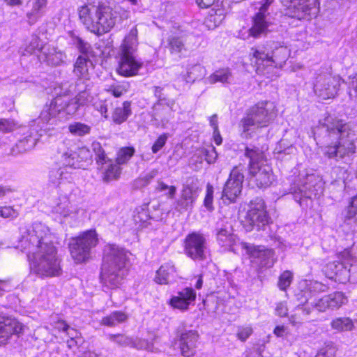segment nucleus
<instances>
[{"label": "nucleus", "instance_id": "38", "mask_svg": "<svg viewBox=\"0 0 357 357\" xmlns=\"http://www.w3.org/2000/svg\"><path fill=\"white\" fill-rule=\"evenodd\" d=\"M185 38L182 36L173 35L168 38V47L172 54L181 58L186 52Z\"/></svg>", "mask_w": 357, "mask_h": 357}, {"label": "nucleus", "instance_id": "56", "mask_svg": "<svg viewBox=\"0 0 357 357\" xmlns=\"http://www.w3.org/2000/svg\"><path fill=\"white\" fill-rule=\"evenodd\" d=\"M213 187L208 184L206 185V193L204 200V205L208 211H211L213 209Z\"/></svg>", "mask_w": 357, "mask_h": 357}, {"label": "nucleus", "instance_id": "31", "mask_svg": "<svg viewBox=\"0 0 357 357\" xmlns=\"http://www.w3.org/2000/svg\"><path fill=\"white\" fill-rule=\"evenodd\" d=\"M93 63L86 55H81L77 57L75 63L73 73L77 77V81L82 80V82H90V71L93 69Z\"/></svg>", "mask_w": 357, "mask_h": 357}, {"label": "nucleus", "instance_id": "8", "mask_svg": "<svg viewBox=\"0 0 357 357\" xmlns=\"http://www.w3.org/2000/svg\"><path fill=\"white\" fill-rule=\"evenodd\" d=\"M275 116L273 102H257L245 111L238 123V128L241 137L243 139L252 137L257 130L268 126Z\"/></svg>", "mask_w": 357, "mask_h": 357}, {"label": "nucleus", "instance_id": "27", "mask_svg": "<svg viewBox=\"0 0 357 357\" xmlns=\"http://www.w3.org/2000/svg\"><path fill=\"white\" fill-rule=\"evenodd\" d=\"M199 335L195 330H185L178 335L176 344H178L180 351L184 357H191L195 354Z\"/></svg>", "mask_w": 357, "mask_h": 357}, {"label": "nucleus", "instance_id": "37", "mask_svg": "<svg viewBox=\"0 0 357 357\" xmlns=\"http://www.w3.org/2000/svg\"><path fill=\"white\" fill-rule=\"evenodd\" d=\"M82 162V160H80L78 153L71 149H68L61 155V162L62 163V167L69 171L73 169L82 168L83 166Z\"/></svg>", "mask_w": 357, "mask_h": 357}, {"label": "nucleus", "instance_id": "29", "mask_svg": "<svg viewBox=\"0 0 357 357\" xmlns=\"http://www.w3.org/2000/svg\"><path fill=\"white\" fill-rule=\"evenodd\" d=\"M180 278L176 268L172 261L162 264L157 270L154 281L159 284H170Z\"/></svg>", "mask_w": 357, "mask_h": 357}, {"label": "nucleus", "instance_id": "55", "mask_svg": "<svg viewBox=\"0 0 357 357\" xmlns=\"http://www.w3.org/2000/svg\"><path fill=\"white\" fill-rule=\"evenodd\" d=\"M168 138L169 134L167 133L160 135L155 141L151 147L152 152L153 153H157L159 151H160L167 143Z\"/></svg>", "mask_w": 357, "mask_h": 357}, {"label": "nucleus", "instance_id": "43", "mask_svg": "<svg viewBox=\"0 0 357 357\" xmlns=\"http://www.w3.org/2000/svg\"><path fill=\"white\" fill-rule=\"evenodd\" d=\"M44 48H46V46L42 45L40 38L36 36H33L29 45L24 50H22L21 52L23 56L36 54L38 57L39 54H43L42 50Z\"/></svg>", "mask_w": 357, "mask_h": 357}, {"label": "nucleus", "instance_id": "57", "mask_svg": "<svg viewBox=\"0 0 357 357\" xmlns=\"http://www.w3.org/2000/svg\"><path fill=\"white\" fill-rule=\"evenodd\" d=\"M252 328L250 326H238L236 336L241 342H245L252 335Z\"/></svg>", "mask_w": 357, "mask_h": 357}, {"label": "nucleus", "instance_id": "41", "mask_svg": "<svg viewBox=\"0 0 357 357\" xmlns=\"http://www.w3.org/2000/svg\"><path fill=\"white\" fill-rule=\"evenodd\" d=\"M194 157H197V162H202L203 160H206L208 164L214 163L218 158V153L216 152L215 148L212 146H207L206 147H203L197 151V152L195 154Z\"/></svg>", "mask_w": 357, "mask_h": 357}, {"label": "nucleus", "instance_id": "13", "mask_svg": "<svg viewBox=\"0 0 357 357\" xmlns=\"http://www.w3.org/2000/svg\"><path fill=\"white\" fill-rule=\"evenodd\" d=\"M98 243L95 230H87L79 236L72 238L68 246L70 255L77 264L87 261L91 257V250Z\"/></svg>", "mask_w": 357, "mask_h": 357}, {"label": "nucleus", "instance_id": "16", "mask_svg": "<svg viewBox=\"0 0 357 357\" xmlns=\"http://www.w3.org/2000/svg\"><path fill=\"white\" fill-rule=\"evenodd\" d=\"M184 253L195 261L206 260L210 255L207 238L201 232L188 234L184 240Z\"/></svg>", "mask_w": 357, "mask_h": 357}, {"label": "nucleus", "instance_id": "19", "mask_svg": "<svg viewBox=\"0 0 357 357\" xmlns=\"http://www.w3.org/2000/svg\"><path fill=\"white\" fill-rule=\"evenodd\" d=\"M51 211L55 214L61 223L72 225L78 218L79 210L74 206L66 195H60L50 203Z\"/></svg>", "mask_w": 357, "mask_h": 357}, {"label": "nucleus", "instance_id": "25", "mask_svg": "<svg viewBox=\"0 0 357 357\" xmlns=\"http://www.w3.org/2000/svg\"><path fill=\"white\" fill-rule=\"evenodd\" d=\"M215 231L217 243L223 250L235 252L238 239L233 233L231 226L227 222L226 224L218 222Z\"/></svg>", "mask_w": 357, "mask_h": 357}, {"label": "nucleus", "instance_id": "28", "mask_svg": "<svg viewBox=\"0 0 357 357\" xmlns=\"http://www.w3.org/2000/svg\"><path fill=\"white\" fill-rule=\"evenodd\" d=\"M196 299V292L192 287H185L177 291L169 299V305L181 311L188 310L190 305H193Z\"/></svg>", "mask_w": 357, "mask_h": 357}, {"label": "nucleus", "instance_id": "39", "mask_svg": "<svg viewBox=\"0 0 357 357\" xmlns=\"http://www.w3.org/2000/svg\"><path fill=\"white\" fill-rule=\"evenodd\" d=\"M208 84H213L220 82L223 84H231L233 82V77L231 70L229 68H222L215 70L209 77L206 78Z\"/></svg>", "mask_w": 357, "mask_h": 357}, {"label": "nucleus", "instance_id": "17", "mask_svg": "<svg viewBox=\"0 0 357 357\" xmlns=\"http://www.w3.org/2000/svg\"><path fill=\"white\" fill-rule=\"evenodd\" d=\"M92 147L96 154V160L98 168L102 174L103 181L109 182L119 178L121 173L119 165L107 156L100 143H93Z\"/></svg>", "mask_w": 357, "mask_h": 357}, {"label": "nucleus", "instance_id": "18", "mask_svg": "<svg viewBox=\"0 0 357 357\" xmlns=\"http://www.w3.org/2000/svg\"><path fill=\"white\" fill-rule=\"evenodd\" d=\"M108 339L121 347L129 346L140 350H146L151 353H157L160 350L158 347V337L154 334H149V338L133 340L132 337L122 334H109Z\"/></svg>", "mask_w": 357, "mask_h": 357}, {"label": "nucleus", "instance_id": "60", "mask_svg": "<svg viewBox=\"0 0 357 357\" xmlns=\"http://www.w3.org/2000/svg\"><path fill=\"white\" fill-rule=\"evenodd\" d=\"M66 333L70 338V340L67 342V344L69 347H71V342H75L76 344H78V340H79L80 337L79 332L69 326V329H68V331H66Z\"/></svg>", "mask_w": 357, "mask_h": 357}, {"label": "nucleus", "instance_id": "34", "mask_svg": "<svg viewBox=\"0 0 357 357\" xmlns=\"http://www.w3.org/2000/svg\"><path fill=\"white\" fill-rule=\"evenodd\" d=\"M71 171L63 167L52 168L49 173V182L55 187L70 183L72 181Z\"/></svg>", "mask_w": 357, "mask_h": 357}, {"label": "nucleus", "instance_id": "20", "mask_svg": "<svg viewBox=\"0 0 357 357\" xmlns=\"http://www.w3.org/2000/svg\"><path fill=\"white\" fill-rule=\"evenodd\" d=\"M243 180V167H234L222 190V199L225 204H229L236 201L241 192Z\"/></svg>", "mask_w": 357, "mask_h": 357}, {"label": "nucleus", "instance_id": "53", "mask_svg": "<svg viewBox=\"0 0 357 357\" xmlns=\"http://www.w3.org/2000/svg\"><path fill=\"white\" fill-rule=\"evenodd\" d=\"M151 219L149 212L146 209L141 208L137 214L134 216L136 223H139L140 227H146L148 221Z\"/></svg>", "mask_w": 357, "mask_h": 357}, {"label": "nucleus", "instance_id": "12", "mask_svg": "<svg viewBox=\"0 0 357 357\" xmlns=\"http://www.w3.org/2000/svg\"><path fill=\"white\" fill-rule=\"evenodd\" d=\"M245 155L249 159V174L255 179L257 186H269L273 181V176L271 167L266 163L263 151L257 147H246Z\"/></svg>", "mask_w": 357, "mask_h": 357}, {"label": "nucleus", "instance_id": "33", "mask_svg": "<svg viewBox=\"0 0 357 357\" xmlns=\"http://www.w3.org/2000/svg\"><path fill=\"white\" fill-rule=\"evenodd\" d=\"M204 68L199 63L188 61V63L181 73L178 79L184 83H192L197 79L201 78L204 75Z\"/></svg>", "mask_w": 357, "mask_h": 357}, {"label": "nucleus", "instance_id": "63", "mask_svg": "<svg viewBox=\"0 0 357 357\" xmlns=\"http://www.w3.org/2000/svg\"><path fill=\"white\" fill-rule=\"evenodd\" d=\"M163 88L160 86H155L154 87V94L156 98H158V102H161L160 100H162L163 103L168 102V100H173L172 99H167L165 96L164 93H162Z\"/></svg>", "mask_w": 357, "mask_h": 357}, {"label": "nucleus", "instance_id": "5", "mask_svg": "<svg viewBox=\"0 0 357 357\" xmlns=\"http://www.w3.org/2000/svg\"><path fill=\"white\" fill-rule=\"evenodd\" d=\"M79 17L86 29L96 35L111 31L116 24L128 17L126 10L119 6L86 3L78 9Z\"/></svg>", "mask_w": 357, "mask_h": 357}, {"label": "nucleus", "instance_id": "48", "mask_svg": "<svg viewBox=\"0 0 357 357\" xmlns=\"http://www.w3.org/2000/svg\"><path fill=\"white\" fill-rule=\"evenodd\" d=\"M70 43L75 46L81 53L86 54L89 52L91 45L88 43L84 42L82 38L75 36L73 33H70Z\"/></svg>", "mask_w": 357, "mask_h": 357}, {"label": "nucleus", "instance_id": "61", "mask_svg": "<svg viewBox=\"0 0 357 357\" xmlns=\"http://www.w3.org/2000/svg\"><path fill=\"white\" fill-rule=\"evenodd\" d=\"M275 314L281 317H286L288 314V308L286 302H279L276 304Z\"/></svg>", "mask_w": 357, "mask_h": 357}, {"label": "nucleus", "instance_id": "59", "mask_svg": "<svg viewBox=\"0 0 357 357\" xmlns=\"http://www.w3.org/2000/svg\"><path fill=\"white\" fill-rule=\"evenodd\" d=\"M326 357H333L336 354L337 348L333 342L326 344L325 347L321 349Z\"/></svg>", "mask_w": 357, "mask_h": 357}, {"label": "nucleus", "instance_id": "24", "mask_svg": "<svg viewBox=\"0 0 357 357\" xmlns=\"http://www.w3.org/2000/svg\"><path fill=\"white\" fill-rule=\"evenodd\" d=\"M248 252L251 262L259 268H271L276 260L273 250L264 245H252Z\"/></svg>", "mask_w": 357, "mask_h": 357}, {"label": "nucleus", "instance_id": "30", "mask_svg": "<svg viewBox=\"0 0 357 357\" xmlns=\"http://www.w3.org/2000/svg\"><path fill=\"white\" fill-rule=\"evenodd\" d=\"M22 329V324L16 319L0 316V344H6L12 335L19 334Z\"/></svg>", "mask_w": 357, "mask_h": 357}, {"label": "nucleus", "instance_id": "50", "mask_svg": "<svg viewBox=\"0 0 357 357\" xmlns=\"http://www.w3.org/2000/svg\"><path fill=\"white\" fill-rule=\"evenodd\" d=\"M155 190L162 192L168 199H173L176 193V188L174 185H168L163 181H158Z\"/></svg>", "mask_w": 357, "mask_h": 357}, {"label": "nucleus", "instance_id": "32", "mask_svg": "<svg viewBox=\"0 0 357 357\" xmlns=\"http://www.w3.org/2000/svg\"><path fill=\"white\" fill-rule=\"evenodd\" d=\"M42 52L43 54L38 55V60L40 62L47 63L48 65L59 66L66 59L65 53L54 47L46 46V48L43 49Z\"/></svg>", "mask_w": 357, "mask_h": 357}, {"label": "nucleus", "instance_id": "47", "mask_svg": "<svg viewBox=\"0 0 357 357\" xmlns=\"http://www.w3.org/2000/svg\"><path fill=\"white\" fill-rule=\"evenodd\" d=\"M135 150L133 147L121 148L117 153L116 162L118 165H124L127 163L131 157L134 155Z\"/></svg>", "mask_w": 357, "mask_h": 357}, {"label": "nucleus", "instance_id": "36", "mask_svg": "<svg viewBox=\"0 0 357 357\" xmlns=\"http://www.w3.org/2000/svg\"><path fill=\"white\" fill-rule=\"evenodd\" d=\"M226 12L224 8L213 7L206 17L204 24L208 29H214L222 24L225 20Z\"/></svg>", "mask_w": 357, "mask_h": 357}, {"label": "nucleus", "instance_id": "21", "mask_svg": "<svg viewBox=\"0 0 357 357\" xmlns=\"http://www.w3.org/2000/svg\"><path fill=\"white\" fill-rule=\"evenodd\" d=\"M273 0H265V2L260 4L259 11L255 14L253 17V24L250 29L247 30L245 33L241 31L239 37L243 40L248 39L250 37L258 38L261 34L266 33L268 26L271 24L270 17L268 13V8L272 3Z\"/></svg>", "mask_w": 357, "mask_h": 357}, {"label": "nucleus", "instance_id": "3", "mask_svg": "<svg viewBox=\"0 0 357 357\" xmlns=\"http://www.w3.org/2000/svg\"><path fill=\"white\" fill-rule=\"evenodd\" d=\"M317 144L322 145V151L330 159L338 160L355 152V145L349 137L348 126L342 120L328 115L319 120L313 129Z\"/></svg>", "mask_w": 357, "mask_h": 357}, {"label": "nucleus", "instance_id": "62", "mask_svg": "<svg viewBox=\"0 0 357 357\" xmlns=\"http://www.w3.org/2000/svg\"><path fill=\"white\" fill-rule=\"evenodd\" d=\"M218 0H196L197 4L202 8H206L211 6L218 7Z\"/></svg>", "mask_w": 357, "mask_h": 357}, {"label": "nucleus", "instance_id": "64", "mask_svg": "<svg viewBox=\"0 0 357 357\" xmlns=\"http://www.w3.org/2000/svg\"><path fill=\"white\" fill-rule=\"evenodd\" d=\"M349 88L352 89L355 93V95H354L351 91H349L350 98H354L355 101H357V79L352 80V82L350 83Z\"/></svg>", "mask_w": 357, "mask_h": 357}, {"label": "nucleus", "instance_id": "1", "mask_svg": "<svg viewBox=\"0 0 357 357\" xmlns=\"http://www.w3.org/2000/svg\"><path fill=\"white\" fill-rule=\"evenodd\" d=\"M91 82L76 81L70 89L66 85L55 88L56 96L46 102L39 117L31 122L29 130L16 144L19 152L32 149L40 137L52 128L57 121H65L74 114L81 106L92 102L89 91Z\"/></svg>", "mask_w": 357, "mask_h": 357}, {"label": "nucleus", "instance_id": "45", "mask_svg": "<svg viewBox=\"0 0 357 357\" xmlns=\"http://www.w3.org/2000/svg\"><path fill=\"white\" fill-rule=\"evenodd\" d=\"M158 171L157 169H152L150 172L142 175L134 181V187L136 188H141L146 186L158 175Z\"/></svg>", "mask_w": 357, "mask_h": 357}, {"label": "nucleus", "instance_id": "58", "mask_svg": "<svg viewBox=\"0 0 357 357\" xmlns=\"http://www.w3.org/2000/svg\"><path fill=\"white\" fill-rule=\"evenodd\" d=\"M18 213L12 206H0V217L3 218H15Z\"/></svg>", "mask_w": 357, "mask_h": 357}, {"label": "nucleus", "instance_id": "54", "mask_svg": "<svg viewBox=\"0 0 357 357\" xmlns=\"http://www.w3.org/2000/svg\"><path fill=\"white\" fill-rule=\"evenodd\" d=\"M127 83L112 84L108 89V91L110 92L116 98L121 96L127 91Z\"/></svg>", "mask_w": 357, "mask_h": 357}, {"label": "nucleus", "instance_id": "9", "mask_svg": "<svg viewBox=\"0 0 357 357\" xmlns=\"http://www.w3.org/2000/svg\"><path fill=\"white\" fill-rule=\"evenodd\" d=\"M138 46L137 29L132 27L126 36L121 46L120 59L117 72L123 77H132L137 74L142 62L135 56Z\"/></svg>", "mask_w": 357, "mask_h": 357}, {"label": "nucleus", "instance_id": "49", "mask_svg": "<svg viewBox=\"0 0 357 357\" xmlns=\"http://www.w3.org/2000/svg\"><path fill=\"white\" fill-rule=\"evenodd\" d=\"M293 273L290 271H284L278 278V286L281 291H286L291 285L293 280Z\"/></svg>", "mask_w": 357, "mask_h": 357}, {"label": "nucleus", "instance_id": "40", "mask_svg": "<svg viewBox=\"0 0 357 357\" xmlns=\"http://www.w3.org/2000/svg\"><path fill=\"white\" fill-rule=\"evenodd\" d=\"M130 102L125 101L121 106L116 107L112 115V121L116 124H121L131 115Z\"/></svg>", "mask_w": 357, "mask_h": 357}, {"label": "nucleus", "instance_id": "51", "mask_svg": "<svg viewBox=\"0 0 357 357\" xmlns=\"http://www.w3.org/2000/svg\"><path fill=\"white\" fill-rule=\"evenodd\" d=\"M92 106L95 110L98 111L105 119L108 118L107 115V103L106 100L93 98Z\"/></svg>", "mask_w": 357, "mask_h": 357}, {"label": "nucleus", "instance_id": "6", "mask_svg": "<svg viewBox=\"0 0 357 357\" xmlns=\"http://www.w3.org/2000/svg\"><path fill=\"white\" fill-rule=\"evenodd\" d=\"M130 255L128 250L116 244L105 246L100 272V280L105 286L114 289L121 284L128 273Z\"/></svg>", "mask_w": 357, "mask_h": 357}, {"label": "nucleus", "instance_id": "4", "mask_svg": "<svg viewBox=\"0 0 357 357\" xmlns=\"http://www.w3.org/2000/svg\"><path fill=\"white\" fill-rule=\"evenodd\" d=\"M328 287L318 281H310L306 284V289L303 293L305 299L303 304H298L295 314H291L289 321L294 326L302 323L305 317L311 312V307L319 312H325L328 309H338L347 302V298L343 293L335 291L321 298L318 294L326 291Z\"/></svg>", "mask_w": 357, "mask_h": 357}, {"label": "nucleus", "instance_id": "44", "mask_svg": "<svg viewBox=\"0 0 357 357\" xmlns=\"http://www.w3.org/2000/svg\"><path fill=\"white\" fill-rule=\"evenodd\" d=\"M127 319L128 316L124 312L121 311H114L110 314L103 317L101 320V324L112 327L119 324L124 322Z\"/></svg>", "mask_w": 357, "mask_h": 357}, {"label": "nucleus", "instance_id": "35", "mask_svg": "<svg viewBox=\"0 0 357 357\" xmlns=\"http://www.w3.org/2000/svg\"><path fill=\"white\" fill-rule=\"evenodd\" d=\"M47 0H33L31 9L27 12V22L30 25L36 24L47 11Z\"/></svg>", "mask_w": 357, "mask_h": 357}, {"label": "nucleus", "instance_id": "52", "mask_svg": "<svg viewBox=\"0 0 357 357\" xmlns=\"http://www.w3.org/2000/svg\"><path fill=\"white\" fill-rule=\"evenodd\" d=\"M346 218L357 222V195L351 199L347 208Z\"/></svg>", "mask_w": 357, "mask_h": 357}, {"label": "nucleus", "instance_id": "23", "mask_svg": "<svg viewBox=\"0 0 357 357\" xmlns=\"http://www.w3.org/2000/svg\"><path fill=\"white\" fill-rule=\"evenodd\" d=\"M199 188L193 183L183 185L178 198L174 204V208L180 213L191 211L198 197Z\"/></svg>", "mask_w": 357, "mask_h": 357}, {"label": "nucleus", "instance_id": "26", "mask_svg": "<svg viewBox=\"0 0 357 357\" xmlns=\"http://www.w3.org/2000/svg\"><path fill=\"white\" fill-rule=\"evenodd\" d=\"M174 106V100H168L166 103L156 102L152 109V124L156 127L165 128L172 118Z\"/></svg>", "mask_w": 357, "mask_h": 357}, {"label": "nucleus", "instance_id": "11", "mask_svg": "<svg viewBox=\"0 0 357 357\" xmlns=\"http://www.w3.org/2000/svg\"><path fill=\"white\" fill-rule=\"evenodd\" d=\"M325 271L327 277L340 283H356L357 259L349 250H344L338 255L336 261L326 265Z\"/></svg>", "mask_w": 357, "mask_h": 357}, {"label": "nucleus", "instance_id": "42", "mask_svg": "<svg viewBox=\"0 0 357 357\" xmlns=\"http://www.w3.org/2000/svg\"><path fill=\"white\" fill-rule=\"evenodd\" d=\"M331 327L337 332H348L354 328V323L349 317H336L331 321Z\"/></svg>", "mask_w": 357, "mask_h": 357}, {"label": "nucleus", "instance_id": "15", "mask_svg": "<svg viewBox=\"0 0 357 357\" xmlns=\"http://www.w3.org/2000/svg\"><path fill=\"white\" fill-rule=\"evenodd\" d=\"M344 80L339 76L332 75L326 70L316 75L314 82V92L322 100L334 98Z\"/></svg>", "mask_w": 357, "mask_h": 357}, {"label": "nucleus", "instance_id": "46", "mask_svg": "<svg viewBox=\"0 0 357 357\" xmlns=\"http://www.w3.org/2000/svg\"><path fill=\"white\" fill-rule=\"evenodd\" d=\"M68 130L73 135L81 137L89 134L91 127L85 123L74 122L69 125Z\"/></svg>", "mask_w": 357, "mask_h": 357}, {"label": "nucleus", "instance_id": "7", "mask_svg": "<svg viewBox=\"0 0 357 357\" xmlns=\"http://www.w3.org/2000/svg\"><path fill=\"white\" fill-rule=\"evenodd\" d=\"M290 51L286 46L273 43L266 46L252 47L250 61L258 75L273 79L280 75V70L289 58Z\"/></svg>", "mask_w": 357, "mask_h": 357}, {"label": "nucleus", "instance_id": "10", "mask_svg": "<svg viewBox=\"0 0 357 357\" xmlns=\"http://www.w3.org/2000/svg\"><path fill=\"white\" fill-rule=\"evenodd\" d=\"M289 190L296 202L301 206H307L308 200L322 194L324 182L322 178L315 173H302L299 174L298 180L291 185Z\"/></svg>", "mask_w": 357, "mask_h": 357}, {"label": "nucleus", "instance_id": "22", "mask_svg": "<svg viewBox=\"0 0 357 357\" xmlns=\"http://www.w3.org/2000/svg\"><path fill=\"white\" fill-rule=\"evenodd\" d=\"M246 220L252 227H256L258 230H266L268 227L270 218L261 198L257 197L250 202Z\"/></svg>", "mask_w": 357, "mask_h": 357}, {"label": "nucleus", "instance_id": "14", "mask_svg": "<svg viewBox=\"0 0 357 357\" xmlns=\"http://www.w3.org/2000/svg\"><path fill=\"white\" fill-rule=\"evenodd\" d=\"M286 7V15L299 20H310L319 12L318 0H280Z\"/></svg>", "mask_w": 357, "mask_h": 357}, {"label": "nucleus", "instance_id": "2", "mask_svg": "<svg viewBox=\"0 0 357 357\" xmlns=\"http://www.w3.org/2000/svg\"><path fill=\"white\" fill-rule=\"evenodd\" d=\"M53 238L47 225L36 222L20 241V246L29 261L31 271L39 277H54L61 273V260L53 245Z\"/></svg>", "mask_w": 357, "mask_h": 357}]
</instances>
